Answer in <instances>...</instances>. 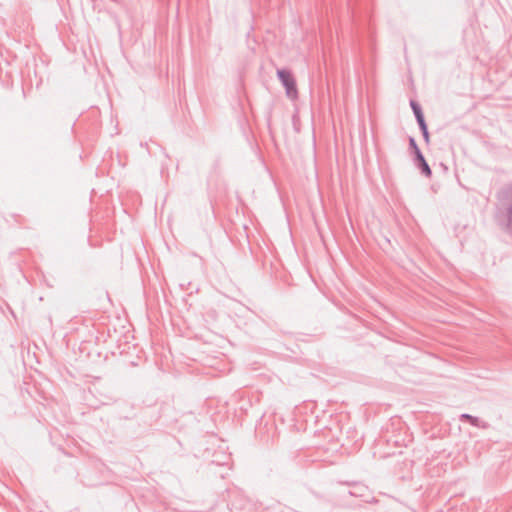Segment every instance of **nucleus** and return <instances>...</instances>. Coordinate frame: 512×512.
<instances>
[{
	"mask_svg": "<svg viewBox=\"0 0 512 512\" xmlns=\"http://www.w3.org/2000/svg\"><path fill=\"white\" fill-rule=\"evenodd\" d=\"M277 77L281 84L285 87L286 95L290 99H296L298 97V91L296 87V81L292 73L287 69H278Z\"/></svg>",
	"mask_w": 512,
	"mask_h": 512,
	"instance_id": "nucleus-3",
	"label": "nucleus"
},
{
	"mask_svg": "<svg viewBox=\"0 0 512 512\" xmlns=\"http://www.w3.org/2000/svg\"><path fill=\"white\" fill-rule=\"evenodd\" d=\"M140 146H145V147H147V143H145V144L140 143Z\"/></svg>",
	"mask_w": 512,
	"mask_h": 512,
	"instance_id": "nucleus-7",
	"label": "nucleus"
},
{
	"mask_svg": "<svg viewBox=\"0 0 512 512\" xmlns=\"http://www.w3.org/2000/svg\"><path fill=\"white\" fill-rule=\"evenodd\" d=\"M494 219L505 233L512 235V186L508 185L497 193Z\"/></svg>",
	"mask_w": 512,
	"mask_h": 512,
	"instance_id": "nucleus-1",
	"label": "nucleus"
},
{
	"mask_svg": "<svg viewBox=\"0 0 512 512\" xmlns=\"http://www.w3.org/2000/svg\"><path fill=\"white\" fill-rule=\"evenodd\" d=\"M460 419L468 421L474 427L487 428L489 426L488 423L483 422L478 417L472 416L468 413L461 414Z\"/></svg>",
	"mask_w": 512,
	"mask_h": 512,
	"instance_id": "nucleus-4",
	"label": "nucleus"
},
{
	"mask_svg": "<svg viewBox=\"0 0 512 512\" xmlns=\"http://www.w3.org/2000/svg\"><path fill=\"white\" fill-rule=\"evenodd\" d=\"M410 106H411V109H412V111L414 113V116L416 118V121H417L418 125L423 123V122H426L420 104L417 101H415V100H411L410 101Z\"/></svg>",
	"mask_w": 512,
	"mask_h": 512,
	"instance_id": "nucleus-5",
	"label": "nucleus"
},
{
	"mask_svg": "<svg viewBox=\"0 0 512 512\" xmlns=\"http://www.w3.org/2000/svg\"><path fill=\"white\" fill-rule=\"evenodd\" d=\"M419 126V129L422 133V136L425 140L426 143H429V132H428V126H427V123L426 122H423L421 124L418 125Z\"/></svg>",
	"mask_w": 512,
	"mask_h": 512,
	"instance_id": "nucleus-6",
	"label": "nucleus"
},
{
	"mask_svg": "<svg viewBox=\"0 0 512 512\" xmlns=\"http://www.w3.org/2000/svg\"><path fill=\"white\" fill-rule=\"evenodd\" d=\"M409 150L413 155V161L415 166H417L423 175L426 177H430L432 175V170L427 163L425 157L423 156L420 148L417 145L416 140L413 137H409Z\"/></svg>",
	"mask_w": 512,
	"mask_h": 512,
	"instance_id": "nucleus-2",
	"label": "nucleus"
}]
</instances>
